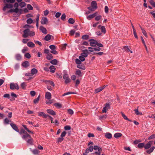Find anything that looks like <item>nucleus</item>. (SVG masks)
<instances>
[{
	"label": "nucleus",
	"instance_id": "680f3d73",
	"mask_svg": "<svg viewBox=\"0 0 155 155\" xmlns=\"http://www.w3.org/2000/svg\"><path fill=\"white\" fill-rule=\"evenodd\" d=\"M30 94L31 96L34 97L35 96L36 94L35 92L34 91H30Z\"/></svg>",
	"mask_w": 155,
	"mask_h": 155
},
{
	"label": "nucleus",
	"instance_id": "39448f33",
	"mask_svg": "<svg viewBox=\"0 0 155 155\" xmlns=\"http://www.w3.org/2000/svg\"><path fill=\"white\" fill-rule=\"evenodd\" d=\"M29 29H27L24 30V34L23 35V37L24 38L27 37L29 36Z\"/></svg>",
	"mask_w": 155,
	"mask_h": 155
},
{
	"label": "nucleus",
	"instance_id": "4be33fe9",
	"mask_svg": "<svg viewBox=\"0 0 155 155\" xmlns=\"http://www.w3.org/2000/svg\"><path fill=\"white\" fill-rule=\"evenodd\" d=\"M22 126L24 128L25 130H26L27 131H28L29 133H31V134H34V132L33 131L30 130L26 127L25 125H22Z\"/></svg>",
	"mask_w": 155,
	"mask_h": 155
},
{
	"label": "nucleus",
	"instance_id": "a878e982",
	"mask_svg": "<svg viewBox=\"0 0 155 155\" xmlns=\"http://www.w3.org/2000/svg\"><path fill=\"white\" fill-rule=\"evenodd\" d=\"M51 35L49 34H48L45 37L44 39L46 41L50 40L51 39Z\"/></svg>",
	"mask_w": 155,
	"mask_h": 155
},
{
	"label": "nucleus",
	"instance_id": "2eb2a0df",
	"mask_svg": "<svg viewBox=\"0 0 155 155\" xmlns=\"http://www.w3.org/2000/svg\"><path fill=\"white\" fill-rule=\"evenodd\" d=\"M46 111L48 113L52 116H54L56 115L55 112L52 110L48 109Z\"/></svg>",
	"mask_w": 155,
	"mask_h": 155
},
{
	"label": "nucleus",
	"instance_id": "338daca9",
	"mask_svg": "<svg viewBox=\"0 0 155 155\" xmlns=\"http://www.w3.org/2000/svg\"><path fill=\"white\" fill-rule=\"evenodd\" d=\"M94 18V17H93L92 14L90 15L87 16V18L89 20H90L91 19Z\"/></svg>",
	"mask_w": 155,
	"mask_h": 155
},
{
	"label": "nucleus",
	"instance_id": "8fccbe9b",
	"mask_svg": "<svg viewBox=\"0 0 155 155\" xmlns=\"http://www.w3.org/2000/svg\"><path fill=\"white\" fill-rule=\"evenodd\" d=\"M64 140V139L62 137H59L58 139V140H57V142L58 143H61V142Z\"/></svg>",
	"mask_w": 155,
	"mask_h": 155
},
{
	"label": "nucleus",
	"instance_id": "09e8293b",
	"mask_svg": "<svg viewBox=\"0 0 155 155\" xmlns=\"http://www.w3.org/2000/svg\"><path fill=\"white\" fill-rule=\"evenodd\" d=\"M149 2L153 7L155 8V2L153 0H150Z\"/></svg>",
	"mask_w": 155,
	"mask_h": 155
},
{
	"label": "nucleus",
	"instance_id": "aec40b11",
	"mask_svg": "<svg viewBox=\"0 0 155 155\" xmlns=\"http://www.w3.org/2000/svg\"><path fill=\"white\" fill-rule=\"evenodd\" d=\"M38 72V71L37 69L35 68H33L31 70V74L33 76L34 75L37 74Z\"/></svg>",
	"mask_w": 155,
	"mask_h": 155
},
{
	"label": "nucleus",
	"instance_id": "a19ab883",
	"mask_svg": "<svg viewBox=\"0 0 155 155\" xmlns=\"http://www.w3.org/2000/svg\"><path fill=\"white\" fill-rule=\"evenodd\" d=\"M14 12L16 13H18V12H20V14H21V9H20L19 10L18 8H16L15 9H14Z\"/></svg>",
	"mask_w": 155,
	"mask_h": 155
},
{
	"label": "nucleus",
	"instance_id": "f257e3e1",
	"mask_svg": "<svg viewBox=\"0 0 155 155\" xmlns=\"http://www.w3.org/2000/svg\"><path fill=\"white\" fill-rule=\"evenodd\" d=\"M153 142V141H149L145 145H144V148L145 149H147L150 148L149 149L147 150L146 152L144 153V154L146 155V153H147L148 154H150L154 150L155 148V147L154 146H152L150 148Z\"/></svg>",
	"mask_w": 155,
	"mask_h": 155
},
{
	"label": "nucleus",
	"instance_id": "f03ea898",
	"mask_svg": "<svg viewBox=\"0 0 155 155\" xmlns=\"http://www.w3.org/2000/svg\"><path fill=\"white\" fill-rule=\"evenodd\" d=\"M94 149L95 150H98L96 151L94 153L97 155H101V153L102 151V148L101 147H99L97 145L94 146Z\"/></svg>",
	"mask_w": 155,
	"mask_h": 155
},
{
	"label": "nucleus",
	"instance_id": "393cba45",
	"mask_svg": "<svg viewBox=\"0 0 155 155\" xmlns=\"http://www.w3.org/2000/svg\"><path fill=\"white\" fill-rule=\"evenodd\" d=\"M27 44V45L30 48H33L35 47V45L31 41L28 42Z\"/></svg>",
	"mask_w": 155,
	"mask_h": 155
},
{
	"label": "nucleus",
	"instance_id": "de8ad7c7",
	"mask_svg": "<svg viewBox=\"0 0 155 155\" xmlns=\"http://www.w3.org/2000/svg\"><path fill=\"white\" fill-rule=\"evenodd\" d=\"M26 22L28 24H30L33 22V20L31 18H29L27 20Z\"/></svg>",
	"mask_w": 155,
	"mask_h": 155
},
{
	"label": "nucleus",
	"instance_id": "49530a36",
	"mask_svg": "<svg viewBox=\"0 0 155 155\" xmlns=\"http://www.w3.org/2000/svg\"><path fill=\"white\" fill-rule=\"evenodd\" d=\"M77 67L80 69L84 70L85 69V67L84 66L81 65H78L77 66Z\"/></svg>",
	"mask_w": 155,
	"mask_h": 155
},
{
	"label": "nucleus",
	"instance_id": "cd10ccee",
	"mask_svg": "<svg viewBox=\"0 0 155 155\" xmlns=\"http://www.w3.org/2000/svg\"><path fill=\"white\" fill-rule=\"evenodd\" d=\"M145 144L144 143H140L138 144L137 147L139 148L142 149L143 147H144Z\"/></svg>",
	"mask_w": 155,
	"mask_h": 155
},
{
	"label": "nucleus",
	"instance_id": "f3484780",
	"mask_svg": "<svg viewBox=\"0 0 155 155\" xmlns=\"http://www.w3.org/2000/svg\"><path fill=\"white\" fill-rule=\"evenodd\" d=\"M51 97V94L50 93L47 92L45 93V98L48 100H50Z\"/></svg>",
	"mask_w": 155,
	"mask_h": 155
},
{
	"label": "nucleus",
	"instance_id": "20e7f679",
	"mask_svg": "<svg viewBox=\"0 0 155 155\" xmlns=\"http://www.w3.org/2000/svg\"><path fill=\"white\" fill-rule=\"evenodd\" d=\"M89 41H90V45L92 47H94L96 45L97 41L95 40L91 39L89 40Z\"/></svg>",
	"mask_w": 155,
	"mask_h": 155
},
{
	"label": "nucleus",
	"instance_id": "72a5a7b5",
	"mask_svg": "<svg viewBox=\"0 0 155 155\" xmlns=\"http://www.w3.org/2000/svg\"><path fill=\"white\" fill-rule=\"evenodd\" d=\"M15 1V0H3L4 3H13Z\"/></svg>",
	"mask_w": 155,
	"mask_h": 155
},
{
	"label": "nucleus",
	"instance_id": "ea45409f",
	"mask_svg": "<svg viewBox=\"0 0 155 155\" xmlns=\"http://www.w3.org/2000/svg\"><path fill=\"white\" fill-rule=\"evenodd\" d=\"M19 134L21 135L22 134H26V133H27L26 131L24 129H21V130L20 131H19Z\"/></svg>",
	"mask_w": 155,
	"mask_h": 155
},
{
	"label": "nucleus",
	"instance_id": "dca6fc26",
	"mask_svg": "<svg viewBox=\"0 0 155 155\" xmlns=\"http://www.w3.org/2000/svg\"><path fill=\"white\" fill-rule=\"evenodd\" d=\"M88 54V51L87 50H84L83 52L81 54V55L83 56L85 58L87 56Z\"/></svg>",
	"mask_w": 155,
	"mask_h": 155
},
{
	"label": "nucleus",
	"instance_id": "bb28decb",
	"mask_svg": "<svg viewBox=\"0 0 155 155\" xmlns=\"http://www.w3.org/2000/svg\"><path fill=\"white\" fill-rule=\"evenodd\" d=\"M40 96L39 95L37 98H35L34 100L33 103L34 104H36L38 103L40 100Z\"/></svg>",
	"mask_w": 155,
	"mask_h": 155
},
{
	"label": "nucleus",
	"instance_id": "f8f14e48",
	"mask_svg": "<svg viewBox=\"0 0 155 155\" xmlns=\"http://www.w3.org/2000/svg\"><path fill=\"white\" fill-rule=\"evenodd\" d=\"M91 5L93 8L96 9L97 8V4L96 1H94L91 2Z\"/></svg>",
	"mask_w": 155,
	"mask_h": 155
},
{
	"label": "nucleus",
	"instance_id": "3c124183",
	"mask_svg": "<svg viewBox=\"0 0 155 155\" xmlns=\"http://www.w3.org/2000/svg\"><path fill=\"white\" fill-rule=\"evenodd\" d=\"M68 113L71 115H72L74 114V112L73 110L70 109L68 110Z\"/></svg>",
	"mask_w": 155,
	"mask_h": 155
},
{
	"label": "nucleus",
	"instance_id": "c85d7f7f",
	"mask_svg": "<svg viewBox=\"0 0 155 155\" xmlns=\"http://www.w3.org/2000/svg\"><path fill=\"white\" fill-rule=\"evenodd\" d=\"M54 105L57 108H59L61 107L62 105L60 103H56L54 104Z\"/></svg>",
	"mask_w": 155,
	"mask_h": 155
},
{
	"label": "nucleus",
	"instance_id": "6e6552de",
	"mask_svg": "<svg viewBox=\"0 0 155 155\" xmlns=\"http://www.w3.org/2000/svg\"><path fill=\"white\" fill-rule=\"evenodd\" d=\"M93 149H94V147L91 146L87 148L85 150V153H88L89 152H92Z\"/></svg>",
	"mask_w": 155,
	"mask_h": 155
},
{
	"label": "nucleus",
	"instance_id": "13d9d810",
	"mask_svg": "<svg viewBox=\"0 0 155 155\" xmlns=\"http://www.w3.org/2000/svg\"><path fill=\"white\" fill-rule=\"evenodd\" d=\"M155 138V134H153L151 136H150L148 137V140H151V139H153Z\"/></svg>",
	"mask_w": 155,
	"mask_h": 155
},
{
	"label": "nucleus",
	"instance_id": "c9c22d12",
	"mask_svg": "<svg viewBox=\"0 0 155 155\" xmlns=\"http://www.w3.org/2000/svg\"><path fill=\"white\" fill-rule=\"evenodd\" d=\"M102 90V87H100L96 89L94 91V93L95 94L98 93L100 91H101Z\"/></svg>",
	"mask_w": 155,
	"mask_h": 155
},
{
	"label": "nucleus",
	"instance_id": "c756f323",
	"mask_svg": "<svg viewBox=\"0 0 155 155\" xmlns=\"http://www.w3.org/2000/svg\"><path fill=\"white\" fill-rule=\"evenodd\" d=\"M15 58L17 60H20L21 59V56L19 54H17L15 56Z\"/></svg>",
	"mask_w": 155,
	"mask_h": 155
},
{
	"label": "nucleus",
	"instance_id": "b1692460",
	"mask_svg": "<svg viewBox=\"0 0 155 155\" xmlns=\"http://www.w3.org/2000/svg\"><path fill=\"white\" fill-rule=\"evenodd\" d=\"M56 68L53 65H51L49 67V70L51 72L54 73L55 72Z\"/></svg>",
	"mask_w": 155,
	"mask_h": 155
},
{
	"label": "nucleus",
	"instance_id": "e433bc0d",
	"mask_svg": "<svg viewBox=\"0 0 155 155\" xmlns=\"http://www.w3.org/2000/svg\"><path fill=\"white\" fill-rule=\"evenodd\" d=\"M101 31L104 34H105L106 33V28L104 26H102L101 28Z\"/></svg>",
	"mask_w": 155,
	"mask_h": 155
},
{
	"label": "nucleus",
	"instance_id": "864d4df0",
	"mask_svg": "<svg viewBox=\"0 0 155 155\" xmlns=\"http://www.w3.org/2000/svg\"><path fill=\"white\" fill-rule=\"evenodd\" d=\"M84 58L85 57L81 55L79 57V59L81 61H83L85 60V59Z\"/></svg>",
	"mask_w": 155,
	"mask_h": 155
},
{
	"label": "nucleus",
	"instance_id": "4c0bfd02",
	"mask_svg": "<svg viewBox=\"0 0 155 155\" xmlns=\"http://www.w3.org/2000/svg\"><path fill=\"white\" fill-rule=\"evenodd\" d=\"M11 122V121L9 120L8 118H5L4 120V123L5 124H9V122Z\"/></svg>",
	"mask_w": 155,
	"mask_h": 155
},
{
	"label": "nucleus",
	"instance_id": "7c9ffc66",
	"mask_svg": "<svg viewBox=\"0 0 155 155\" xmlns=\"http://www.w3.org/2000/svg\"><path fill=\"white\" fill-rule=\"evenodd\" d=\"M122 134L120 133H115L114 134V137L116 138H118L119 137H121Z\"/></svg>",
	"mask_w": 155,
	"mask_h": 155
},
{
	"label": "nucleus",
	"instance_id": "a211bd4d",
	"mask_svg": "<svg viewBox=\"0 0 155 155\" xmlns=\"http://www.w3.org/2000/svg\"><path fill=\"white\" fill-rule=\"evenodd\" d=\"M27 142L31 145H32L33 144V140L31 136L29 137L28 139L26 140Z\"/></svg>",
	"mask_w": 155,
	"mask_h": 155
},
{
	"label": "nucleus",
	"instance_id": "4468645a",
	"mask_svg": "<svg viewBox=\"0 0 155 155\" xmlns=\"http://www.w3.org/2000/svg\"><path fill=\"white\" fill-rule=\"evenodd\" d=\"M22 66L24 68H26L29 66V62L28 61H25L21 64Z\"/></svg>",
	"mask_w": 155,
	"mask_h": 155
},
{
	"label": "nucleus",
	"instance_id": "bf43d9fd",
	"mask_svg": "<svg viewBox=\"0 0 155 155\" xmlns=\"http://www.w3.org/2000/svg\"><path fill=\"white\" fill-rule=\"evenodd\" d=\"M75 31L74 30H71L70 31V35L71 36H73L75 33Z\"/></svg>",
	"mask_w": 155,
	"mask_h": 155
},
{
	"label": "nucleus",
	"instance_id": "c03bdc74",
	"mask_svg": "<svg viewBox=\"0 0 155 155\" xmlns=\"http://www.w3.org/2000/svg\"><path fill=\"white\" fill-rule=\"evenodd\" d=\"M21 86L22 89H25L26 86V85L25 83L22 82L21 84Z\"/></svg>",
	"mask_w": 155,
	"mask_h": 155
},
{
	"label": "nucleus",
	"instance_id": "e2e57ef3",
	"mask_svg": "<svg viewBox=\"0 0 155 155\" xmlns=\"http://www.w3.org/2000/svg\"><path fill=\"white\" fill-rule=\"evenodd\" d=\"M65 80V83L66 84H67L69 83L71 81V80L69 78H67Z\"/></svg>",
	"mask_w": 155,
	"mask_h": 155
},
{
	"label": "nucleus",
	"instance_id": "6ab92c4d",
	"mask_svg": "<svg viewBox=\"0 0 155 155\" xmlns=\"http://www.w3.org/2000/svg\"><path fill=\"white\" fill-rule=\"evenodd\" d=\"M105 136L106 138L108 139H110L112 137V134L109 132L106 133L105 134Z\"/></svg>",
	"mask_w": 155,
	"mask_h": 155
},
{
	"label": "nucleus",
	"instance_id": "9b49d317",
	"mask_svg": "<svg viewBox=\"0 0 155 155\" xmlns=\"http://www.w3.org/2000/svg\"><path fill=\"white\" fill-rule=\"evenodd\" d=\"M30 149L31 150V151L34 155H38L40 153V151L36 149L34 150H32L31 148H30Z\"/></svg>",
	"mask_w": 155,
	"mask_h": 155
},
{
	"label": "nucleus",
	"instance_id": "f704fd0d",
	"mask_svg": "<svg viewBox=\"0 0 155 155\" xmlns=\"http://www.w3.org/2000/svg\"><path fill=\"white\" fill-rule=\"evenodd\" d=\"M89 38V36L87 35H83L82 37V38L83 40H87Z\"/></svg>",
	"mask_w": 155,
	"mask_h": 155
},
{
	"label": "nucleus",
	"instance_id": "412c9836",
	"mask_svg": "<svg viewBox=\"0 0 155 155\" xmlns=\"http://www.w3.org/2000/svg\"><path fill=\"white\" fill-rule=\"evenodd\" d=\"M64 75L63 76V78L64 79H65L67 78H69L68 74H67V71L66 70H64L63 71Z\"/></svg>",
	"mask_w": 155,
	"mask_h": 155
},
{
	"label": "nucleus",
	"instance_id": "7ed1b4c3",
	"mask_svg": "<svg viewBox=\"0 0 155 155\" xmlns=\"http://www.w3.org/2000/svg\"><path fill=\"white\" fill-rule=\"evenodd\" d=\"M10 88L12 90L16 89L18 90L19 89V86L17 83H12L10 84Z\"/></svg>",
	"mask_w": 155,
	"mask_h": 155
},
{
	"label": "nucleus",
	"instance_id": "ddd939ff",
	"mask_svg": "<svg viewBox=\"0 0 155 155\" xmlns=\"http://www.w3.org/2000/svg\"><path fill=\"white\" fill-rule=\"evenodd\" d=\"M13 7V5L10 4H6L5 5L3 8V11H5L6 10L7 8H12Z\"/></svg>",
	"mask_w": 155,
	"mask_h": 155
},
{
	"label": "nucleus",
	"instance_id": "1a4fd4ad",
	"mask_svg": "<svg viewBox=\"0 0 155 155\" xmlns=\"http://www.w3.org/2000/svg\"><path fill=\"white\" fill-rule=\"evenodd\" d=\"M48 21V20L46 17H42L41 21V23L42 25H45L46 24Z\"/></svg>",
	"mask_w": 155,
	"mask_h": 155
},
{
	"label": "nucleus",
	"instance_id": "052dcab7",
	"mask_svg": "<svg viewBox=\"0 0 155 155\" xmlns=\"http://www.w3.org/2000/svg\"><path fill=\"white\" fill-rule=\"evenodd\" d=\"M81 60L78 58L76 59L75 60V62L77 64H81Z\"/></svg>",
	"mask_w": 155,
	"mask_h": 155
},
{
	"label": "nucleus",
	"instance_id": "603ef678",
	"mask_svg": "<svg viewBox=\"0 0 155 155\" xmlns=\"http://www.w3.org/2000/svg\"><path fill=\"white\" fill-rule=\"evenodd\" d=\"M102 18V16L101 15H98L95 18V19L97 21H99Z\"/></svg>",
	"mask_w": 155,
	"mask_h": 155
},
{
	"label": "nucleus",
	"instance_id": "0eeeda50",
	"mask_svg": "<svg viewBox=\"0 0 155 155\" xmlns=\"http://www.w3.org/2000/svg\"><path fill=\"white\" fill-rule=\"evenodd\" d=\"M31 137V136L28 133H26V134H24L21 136V137L22 139L26 141L29 137Z\"/></svg>",
	"mask_w": 155,
	"mask_h": 155
},
{
	"label": "nucleus",
	"instance_id": "6e6d98bb",
	"mask_svg": "<svg viewBox=\"0 0 155 155\" xmlns=\"http://www.w3.org/2000/svg\"><path fill=\"white\" fill-rule=\"evenodd\" d=\"M25 56L26 58H30L31 57L30 54L28 53H26L25 55Z\"/></svg>",
	"mask_w": 155,
	"mask_h": 155
},
{
	"label": "nucleus",
	"instance_id": "0e129e2a",
	"mask_svg": "<svg viewBox=\"0 0 155 155\" xmlns=\"http://www.w3.org/2000/svg\"><path fill=\"white\" fill-rule=\"evenodd\" d=\"M29 36H34L35 35V33L34 32L30 31H29Z\"/></svg>",
	"mask_w": 155,
	"mask_h": 155
},
{
	"label": "nucleus",
	"instance_id": "2f4dec72",
	"mask_svg": "<svg viewBox=\"0 0 155 155\" xmlns=\"http://www.w3.org/2000/svg\"><path fill=\"white\" fill-rule=\"evenodd\" d=\"M68 22L70 24H73L75 22L74 20L72 18H70L68 20Z\"/></svg>",
	"mask_w": 155,
	"mask_h": 155
},
{
	"label": "nucleus",
	"instance_id": "5fc2aeb1",
	"mask_svg": "<svg viewBox=\"0 0 155 155\" xmlns=\"http://www.w3.org/2000/svg\"><path fill=\"white\" fill-rule=\"evenodd\" d=\"M27 8L29 10H32L33 8V7L30 4H28L27 5Z\"/></svg>",
	"mask_w": 155,
	"mask_h": 155
},
{
	"label": "nucleus",
	"instance_id": "69168bd1",
	"mask_svg": "<svg viewBox=\"0 0 155 155\" xmlns=\"http://www.w3.org/2000/svg\"><path fill=\"white\" fill-rule=\"evenodd\" d=\"M66 134V132L65 131H64L61 133V137L63 138L65 136Z\"/></svg>",
	"mask_w": 155,
	"mask_h": 155
},
{
	"label": "nucleus",
	"instance_id": "4d7b16f0",
	"mask_svg": "<svg viewBox=\"0 0 155 155\" xmlns=\"http://www.w3.org/2000/svg\"><path fill=\"white\" fill-rule=\"evenodd\" d=\"M66 15L64 13V14H62V16H61V19L63 21H64L65 19L66 18Z\"/></svg>",
	"mask_w": 155,
	"mask_h": 155
},
{
	"label": "nucleus",
	"instance_id": "9d476101",
	"mask_svg": "<svg viewBox=\"0 0 155 155\" xmlns=\"http://www.w3.org/2000/svg\"><path fill=\"white\" fill-rule=\"evenodd\" d=\"M40 30L42 32V33L44 34H46L48 33V31L46 28L43 27L42 26H40Z\"/></svg>",
	"mask_w": 155,
	"mask_h": 155
},
{
	"label": "nucleus",
	"instance_id": "37998d69",
	"mask_svg": "<svg viewBox=\"0 0 155 155\" xmlns=\"http://www.w3.org/2000/svg\"><path fill=\"white\" fill-rule=\"evenodd\" d=\"M26 5L25 3L24 2H21L19 4V6L21 7H24Z\"/></svg>",
	"mask_w": 155,
	"mask_h": 155
},
{
	"label": "nucleus",
	"instance_id": "774afa93",
	"mask_svg": "<svg viewBox=\"0 0 155 155\" xmlns=\"http://www.w3.org/2000/svg\"><path fill=\"white\" fill-rule=\"evenodd\" d=\"M49 48L51 50H54L56 49V46L54 45H51L49 46Z\"/></svg>",
	"mask_w": 155,
	"mask_h": 155
},
{
	"label": "nucleus",
	"instance_id": "a18cd8bd",
	"mask_svg": "<svg viewBox=\"0 0 155 155\" xmlns=\"http://www.w3.org/2000/svg\"><path fill=\"white\" fill-rule=\"evenodd\" d=\"M121 114L123 118L126 120H129V118L123 112H121Z\"/></svg>",
	"mask_w": 155,
	"mask_h": 155
},
{
	"label": "nucleus",
	"instance_id": "79ce46f5",
	"mask_svg": "<svg viewBox=\"0 0 155 155\" xmlns=\"http://www.w3.org/2000/svg\"><path fill=\"white\" fill-rule=\"evenodd\" d=\"M81 70H78L76 72L75 74L78 75L79 76H81L82 75H81Z\"/></svg>",
	"mask_w": 155,
	"mask_h": 155
},
{
	"label": "nucleus",
	"instance_id": "473e14b6",
	"mask_svg": "<svg viewBox=\"0 0 155 155\" xmlns=\"http://www.w3.org/2000/svg\"><path fill=\"white\" fill-rule=\"evenodd\" d=\"M52 55L50 53L48 54L46 57V59L48 60H51L52 59Z\"/></svg>",
	"mask_w": 155,
	"mask_h": 155
},
{
	"label": "nucleus",
	"instance_id": "5701e85b",
	"mask_svg": "<svg viewBox=\"0 0 155 155\" xmlns=\"http://www.w3.org/2000/svg\"><path fill=\"white\" fill-rule=\"evenodd\" d=\"M38 115L39 116H42L44 118H46L47 114H45L44 112H40L38 113Z\"/></svg>",
	"mask_w": 155,
	"mask_h": 155
},
{
	"label": "nucleus",
	"instance_id": "58836bf2",
	"mask_svg": "<svg viewBox=\"0 0 155 155\" xmlns=\"http://www.w3.org/2000/svg\"><path fill=\"white\" fill-rule=\"evenodd\" d=\"M58 62L57 60L56 59H53L50 61V63L54 65H56L57 64Z\"/></svg>",
	"mask_w": 155,
	"mask_h": 155
},
{
	"label": "nucleus",
	"instance_id": "423d86ee",
	"mask_svg": "<svg viewBox=\"0 0 155 155\" xmlns=\"http://www.w3.org/2000/svg\"><path fill=\"white\" fill-rule=\"evenodd\" d=\"M12 128L15 131L18 132H19V130L18 127L15 124L12 123L10 124Z\"/></svg>",
	"mask_w": 155,
	"mask_h": 155
}]
</instances>
